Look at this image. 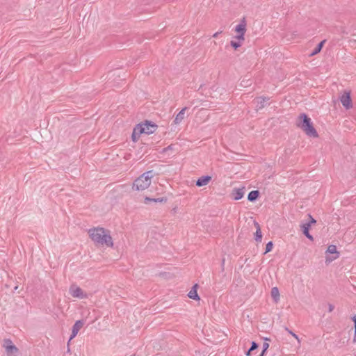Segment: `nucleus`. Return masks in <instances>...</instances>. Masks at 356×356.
Returning <instances> with one entry per match:
<instances>
[{
    "mask_svg": "<svg viewBox=\"0 0 356 356\" xmlns=\"http://www.w3.org/2000/svg\"><path fill=\"white\" fill-rule=\"evenodd\" d=\"M83 322L82 321H77L74 323L72 327V334L70 339V341L74 339L79 332V330L83 327Z\"/></svg>",
    "mask_w": 356,
    "mask_h": 356,
    "instance_id": "f8f14e48",
    "label": "nucleus"
},
{
    "mask_svg": "<svg viewBox=\"0 0 356 356\" xmlns=\"http://www.w3.org/2000/svg\"><path fill=\"white\" fill-rule=\"evenodd\" d=\"M311 228L310 224H303L301 225V229L302 230L303 234L305 235V236L309 238L310 241H313L314 238L313 236L309 234V231Z\"/></svg>",
    "mask_w": 356,
    "mask_h": 356,
    "instance_id": "f3484780",
    "label": "nucleus"
},
{
    "mask_svg": "<svg viewBox=\"0 0 356 356\" xmlns=\"http://www.w3.org/2000/svg\"><path fill=\"white\" fill-rule=\"evenodd\" d=\"M273 243L271 241L268 242L266 246L265 253H268V252H270L273 249Z\"/></svg>",
    "mask_w": 356,
    "mask_h": 356,
    "instance_id": "4be33fe9",
    "label": "nucleus"
},
{
    "mask_svg": "<svg viewBox=\"0 0 356 356\" xmlns=\"http://www.w3.org/2000/svg\"><path fill=\"white\" fill-rule=\"evenodd\" d=\"M245 38H242L234 35V37L232 38V40L229 42V44L234 50L236 51L243 46V44L245 42Z\"/></svg>",
    "mask_w": 356,
    "mask_h": 356,
    "instance_id": "1a4fd4ad",
    "label": "nucleus"
},
{
    "mask_svg": "<svg viewBox=\"0 0 356 356\" xmlns=\"http://www.w3.org/2000/svg\"><path fill=\"white\" fill-rule=\"evenodd\" d=\"M268 344L264 345V347L268 348Z\"/></svg>",
    "mask_w": 356,
    "mask_h": 356,
    "instance_id": "c85d7f7f",
    "label": "nucleus"
},
{
    "mask_svg": "<svg viewBox=\"0 0 356 356\" xmlns=\"http://www.w3.org/2000/svg\"><path fill=\"white\" fill-rule=\"evenodd\" d=\"M351 95V90L346 89L343 90L339 96L340 102L343 107L346 110H350L353 107Z\"/></svg>",
    "mask_w": 356,
    "mask_h": 356,
    "instance_id": "39448f33",
    "label": "nucleus"
},
{
    "mask_svg": "<svg viewBox=\"0 0 356 356\" xmlns=\"http://www.w3.org/2000/svg\"><path fill=\"white\" fill-rule=\"evenodd\" d=\"M220 33L221 32H216L215 33H213V37L217 38Z\"/></svg>",
    "mask_w": 356,
    "mask_h": 356,
    "instance_id": "393cba45",
    "label": "nucleus"
},
{
    "mask_svg": "<svg viewBox=\"0 0 356 356\" xmlns=\"http://www.w3.org/2000/svg\"><path fill=\"white\" fill-rule=\"evenodd\" d=\"M154 177V172L152 170H149L143 173L139 176L132 184V191L135 193L138 197H144L143 202L148 204L151 202L162 203L166 202L165 197L159 198H150L148 197H144V193L152 184V179Z\"/></svg>",
    "mask_w": 356,
    "mask_h": 356,
    "instance_id": "f257e3e1",
    "label": "nucleus"
},
{
    "mask_svg": "<svg viewBox=\"0 0 356 356\" xmlns=\"http://www.w3.org/2000/svg\"><path fill=\"white\" fill-rule=\"evenodd\" d=\"M158 128V126L148 120H145L137 124L131 134V140L133 142L136 143L140 138L143 135H150L154 134Z\"/></svg>",
    "mask_w": 356,
    "mask_h": 356,
    "instance_id": "7ed1b4c3",
    "label": "nucleus"
},
{
    "mask_svg": "<svg viewBox=\"0 0 356 356\" xmlns=\"http://www.w3.org/2000/svg\"><path fill=\"white\" fill-rule=\"evenodd\" d=\"M197 288H198V285L197 284H195L192 287V289L188 293V296L189 298L197 300V301H199L200 300V298L197 293Z\"/></svg>",
    "mask_w": 356,
    "mask_h": 356,
    "instance_id": "4468645a",
    "label": "nucleus"
},
{
    "mask_svg": "<svg viewBox=\"0 0 356 356\" xmlns=\"http://www.w3.org/2000/svg\"><path fill=\"white\" fill-rule=\"evenodd\" d=\"M247 31V24L245 19L241 20L240 23L236 24L234 28V35L242 38H245V33Z\"/></svg>",
    "mask_w": 356,
    "mask_h": 356,
    "instance_id": "6e6552de",
    "label": "nucleus"
},
{
    "mask_svg": "<svg viewBox=\"0 0 356 356\" xmlns=\"http://www.w3.org/2000/svg\"><path fill=\"white\" fill-rule=\"evenodd\" d=\"M325 262L330 263L337 259L339 257V252L337 250L336 245H330L327 247L325 252Z\"/></svg>",
    "mask_w": 356,
    "mask_h": 356,
    "instance_id": "0eeeda50",
    "label": "nucleus"
},
{
    "mask_svg": "<svg viewBox=\"0 0 356 356\" xmlns=\"http://www.w3.org/2000/svg\"><path fill=\"white\" fill-rule=\"evenodd\" d=\"M257 348V345L255 342H252V346L251 348L249 349V350L246 353V355L247 356H250L251 355V352L254 350H255L256 348Z\"/></svg>",
    "mask_w": 356,
    "mask_h": 356,
    "instance_id": "412c9836",
    "label": "nucleus"
},
{
    "mask_svg": "<svg viewBox=\"0 0 356 356\" xmlns=\"http://www.w3.org/2000/svg\"><path fill=\"white\" fill-rule=\"evenodd\" d=\"M353 321H354L355 325H356V315H355V316L353 317Z\"/></svg>",
    "mask_w": 356,
    "mask_h": 356,
    "instance_id": "a878e982",
    "label": "nucleus"
},
{
    "mask_svg": "<svg viewBox=\"0 0 356 356\" xmlns=\"http://www.w3.org/2000/svg\"><path fill=\"white\" fill-rule=\"evenodd\" d=\"M271 297L274 302L277 303L280 300V291L277 287L275 286L271 289L270 291Z\"/></svg>",
    "mask_w": 356,
    "mask_h": 356,
    "instance_id": "2eb2a0df",
    "label": "nucleus"
},
{
    "mask_svg": "<svg viewBox=\"0 0 356 356\" xmlns=\"http://www.w3.org/2000/svg\"><path fill=\"white\" fill-rule=\"evenodd\" d=\"M211 180V177L207 175V176H202L200 177L197 181H196V186L198 187H202L207 186Z\"/></svg>",
    "mask_w": 356,
    "mask_h": 356,
    "instance_id": "ddd939ff",
    "label": "nucleus"
},
{
    "mask_svg": "<svg viewBox=\"0 0 356 356\" xmlns=\"http://www.w3.org/2000/svg\"><path fill=\"white\" fill-rule=\"evenodd\" d=\"M261 356H262V355H261Z\"/></svg>",
    "mask_w": 356,
    "mask_h": 356,
    "instance_id": "c756f323",
    "label": "nucleus"
},
{
    "mask_svg": "<svg viewBox=\"0 0 356 356\" xmlns=\"http://www.w3.org/2000/svg\"><path fill=\"white\" fill-rule=\"evenodd\" d=\"M259 195H260V193L259 191H257V190L252 191L249 193V194L248 195V200L250 202H254L258 199V197H259Z\"/></svg>",
    "mask_w": 356,
    "mask_h": 356,
    "instance_id": "6ab92c4d",
    "label": "nucleus"
},
{
    "mask_svg": "<svg viewBox=\"0 0 356 356\" xmlns=\"http://www.w3.org/2000/svg\"><path fill=\"white\" fill-rule=\"evenodd\" d=\"M254 226L256 227V232H255V234H254L255 240L257 242H261V239H262V233H261L260 225L256 221L254 222Z\"/></svg>",
    "mask_w": 356,
    "mask_h": 356,
    "instance_id": "a211bd4d",
    "label": "nucleus"
},
{
    "mask_svg": "<svg viewBox=\"0 0 356 356\" xmlns=\"http://www.w3.org/2000/svg\"><path fill=\"white\" fill-rule=\"evenodd\" d=\"M70 295L74 298L84 299L88 298L87 293L77 284H72L69 289Z\"/></svg>",
    "mask_w": 356,
    "mask_h": 356,
    "instance_id": "423d86ee",
    "label": "nucleus"
},
{
    "mask_svg": "<svg viewBox=\"0 0 356 356\" xmlns=\"http://www.w3.org/2000/svg\"><path fill=\"white\" fill-rule=\"evenodd\" d=\"M3 347L5 348L8 356H11L12 354L17 353L18 352V348L10 339L4 341Z\"/></svg>",
    "mask_w": 356,
    "mask_h": 356,
    "instance_id": "9d476101",
    "label": "nucleus"
},
{
    "mask_svg": "<svg viewBox=\"0 0 356 356\" xmlns=\"http://www.w3.org/2000/svg\"><path fill=\"white\" fill-rule=\"evenodd\" d=\"M245 193V187L235 188L232 191L231 196L234 200L242 199Z\"/></svg>",
    "mask_w": 356,
    "mask_h": 356,
    "instance_id": "9b49d317",
    "label": "nucleus"
},
{
    "mask_svg": "<svg viewBox=\"0 0 356 356\" xmlns=\"http://www.w3.org/2000/svg\"><path fill=\"white\" fill-rule=\"evenodd\" d=\"M309 218H310V221L309 222H307V224H310V227H312L313 225L316 224V221L311 216H309Z\"/></svg>",
    "mask_w": 356,
    "mask_h": 356,
    "instance_id": "b1692460",
    "label": "nucleus"
},
{
    "mask_svg": "<svg viewBox=\"0 0 356 356\" xmlns=\"http://www.w3.org/2000/svg\"><path fill=\"white\" fill-rule=\"evenodd\" d=\"M296 126L307 136L314 138H318V134L314 127V122L305 113L298 115L296 120Z\"/></svg>",
    "mask_w": 356,
    "mask_h": 356,
    "instance_id": "20e7f679",
    "label": "nucleus"
},
{
    "mask_svg": "<svg viewBox=\"0 0 356 356\" xmlns=\"http://www.w3.org/2000/svg\"><path fill=\"white\" fill-rule=\"evenodd\" d=\"M186 108H182L179 113L178 114L176 115L175 120H174V122L175 124H178L179 123L181 122V121L184 119L185 118V113H186Z\"/></svg>",
    "mask_w": 356,
    "mask_h": 356,
    "instance_id": "dca6fc26",
    "label": "nucleus"
},
{
    "mask_svg": "<svg viewBox=\"0 0 356 356\" xmlns=\"http://www.w3.org/2000/svg\"><path fill=\"white\" fill-rule=\"evenodd\" d=\"M268 344L264 345V347L268 348Z\"/></svg>",
    "mask_w": 356,
    "mask_h": 356,
    "instance_id": "cd10ccee",
    "label": "nucleus"
},
{
    "mask_svg": "<svg viewBox=\"0 0 356 356\" xmlns=\"http://www.w3.org/2000/svg\"><path fill=\"white\" fill-rule=\"evenodd\" d=\"M324 42H325V41H322L318 44V47L315 49L314 51L312 53V55H315L321 51Z\"/></svg>",
    "mask_w": 356,
    "mask_h": 356,
    "instance_id": "aec40b11",
    "label": "nucleus"
},
{
    "mask_svg": "<svg viewBox=\"0 0 356 356\" xmlns=\"http://www.w3.org/2000/svg\"><path fill=\"white\" fill-rule=\"evenodd\" d=\"M172 149V146L171 145L168 146L166 149Z\"/></svg>",
    "mask_w": 356,
    "mask_h": 356,
    "instance_id": "bb28decb",
    "label": "nucleus"
},
{
    "mask_svg": "<svg viewBox=\"0 0 356 356\" xmlns=\"http://www.w3.org/2000/svg\"><path fill=\"white\" fill-rule=\"evenodd\" d=\"M289 333L293 336L297 341L298 343H300V338L298 337V336L297 334H296L294 332H293L292 331L289 330Z\"/></svg>",
    "mask_w": 356,
    "mask_h": 356,
    "instance_id": "5701e85b",
    "label": "nucleus"
},
{
    "mask_svg": "<svg viewBox=\"0 0 356 356\" xmlns=\"http://www.w3.org/2000/svg\"><path fill=\"white\" fill-rule=\"evenodd\" d=\"M88 234L97 246L106 248H113L114 246L113 238L109 229L99 226L94 227L88 230Z\"/></svg>",
    "mask_w": 356,
    "mask_h": 356,
    "instance_id": "f03ea898",
    "label": "nucleus"
}]
</instances>
